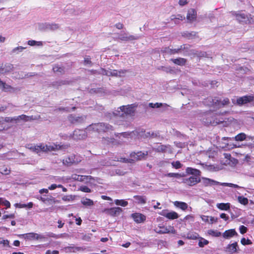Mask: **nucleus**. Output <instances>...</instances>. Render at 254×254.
Listing matches in <instances>:
<instances>
[{
    "label": "nucleus",
    "instance_id": "3c124183",
    "mask_svg": "<svg viewBox=\"0 0 254 254\" xmlns=\"http://www.w3.org/2000/svg\"><path fill=\"white\" fill-rule=\"evenodd\" d=\"M25 48L22 46H19L14 48L11 52L12 53L18 54L19 52H21Z\"/></svg>",
    "mask_w": 254,
    "mask_h": 254
},
{
    "label": "nucleus",
    "instance_id": "49530a36",
    "mask_svg": "<svg viewBox=\"0 0 254 254\" xmlns=\"http://www.w3.org/2000/svg\"><path fill=\"white\" fill-rule=\"evenodd\" d=\"M171 164L173 168L176 169L181 168L183 166V165L181 164L179 161H173L171 163Z\"/></svg>",
    "mask_w": 254,
    "mask_h": 254
},
{
    "label": "nucleus",
    "instance_id": "864d4df0",
    "mask_svg": "<svg viewBox=\"0 0 254 254\" xmlns=\"http://www.w3.org/2000/svg\"><path fill=\"white\" fill-rule=\"evenodd\" d=\"M208 244V241L203 238H201L198 243V246L200 247H203L205 245Z\"/></svg>",
    "mask_w": 254,
    "mask_h": 254
},
{
    "label": "nucleus",
    "instance_id": "ddd939ff",
    "mask_svg": "<svg viewBox=\"0 0 254 254\" xmlns=\"http://www.w3.org/2000/svg\"><path fill=\"white\" fill-rule=\"evenodd\" d=\"M159 214L171 220L177 219L179 217V215L177 212L175 211L169 212L167 210H163Z\"/></svg>",
    "mask_w": 254,
    "mask_h": 254
},
{
    "label": "nucleus",
    "instance_id": "a18cd8bd",
    "mask_svg": "<svg viewBox=\"0 0 254 254\" xmlns=\"http://www.w3.org/2000/svg\"><path fill=\"white\" fill-rule=\"evenodd\" d=\"M238 201L243 205H247L248 203V199L247 198L243 196H239L238 197Z\"/></svg>",
    "mask_w": 254,
    "mask_h": 254
},
{
    "label": "nucleus",
    "instance_id": "9d476101",
    "mask_svg": "<svg viewBox=\"0 0 254 254\" xmlns=\"http://www.w3.org/2000/svg\"><path fill=\"white\" fill-rule=\"evenodd\" d=\"M68 147L67 145H60L53 144V145H43L42 149L43 152H47L48 151H55L58 150L65 149Z\"/></svg>",
    "mask_w": 254,
    "mask_h": 254
},
{
    "label": "nucleus",
    "instance_id": "603ef678",
    "mask_svg": "<svg viewBox=\"0 0 254 254\" xmlns=\"http://www.w3.org/2000/svg\"><path fill=\"white\" fill-rule=\"evenodd\" d=\"M57 188H62V190H67L65 188H64L62 185H59L57 186L56 184H52L50 187H49L48 189L51 190H53L56 189Z\"/></svg>",
    "mask_w": 254,
    "mask_h": 254
},
{
    "label": "nucleus",
    "instance_id": "473e14b6",
    "mask_svg": "<svg viewBox=\"0 0 254 254\" xmlns=\"http://www.w3.org/2000/svg\"><path fill=\"white\" fill-rule=\"evenodd\" d=\"M170 145H160L155 148V151L157 152H166Z\"/></svg>",
    "mask_w": 254,
    "mask_h": 254
},
{
    "label": "nucleus",
    "instance_id": "5701e85b",
    "mask_svg": "<svg viewBox=\"0 0 254 254\" xmlns=\"http://www.w3.org/2000/svg\"><path fill=\"white\" fill-rule=\"evenodd\" d=\"M71 178L73 180L83 182L84 181H87L88 180H90L93 179V178L91 176H83V175H79L77 174H73L71 176Z\"/></svg>",
    "mask_w": 254,
    "mask_h": 254
},
{
    "label": "nucleus",
    "instance_id": "b1692460",
    "mask_svg": "<svg viewBox=\"0 0 254 254\" xmlns=\"http://www.w3.org/2000/svg\"><path fill=\"white\" fill-rule=\"evenodd\" d=\"M225 249L226 252L231 253H237L239 250L237 242H234L231 244H229Z\"/></svg>",
    "mask_w": 254,
    "mask_h": 254
},
{
    "label": "nucleus",
    "instance_id": "338daca9",
    "mask_svg": "<svg viewBox=\"0 0 254 254\" xmlns=\"http://www.w3.org/2000/svg\"><path fill=\"white\" fill-rule=\"evenodd\" d=\"M201 218L202 220L205 222H207L209 223V217L208 216L202 215L201 216Z\"/></svg>",
    "mask_w": 254,
    "mask_h": 254
},
{
    "label": "nucleus",
    "instance_id": "9b49d317",
    "mask_svg": "<svg viewBox=\"0 0 254 254\" xmlns=\"http://www.w3.org/2000/svg\"><path fill=\"white\" fill-rule=\"evenodd\" d=\"M155 231L159 234H175L176 230L173 226L168 227L158 226L154 229Z\"/></svg>",
    "mask_w": 254,
    "mask_h": 254
},
{
    "label": "nucleus",
    "instance_id": "7c9ffc66",
    "mask_svg": "<svg viewBox=\"0 0 254 254\" xmlns=\"http://www.w3.org/2000/svg\"><path fill=\"white\" fill-rule=\"evenodd\" d=\"M148 107L152 108H159L161 107H165L167 108L168 107V105L165 103L163 104L161 103H149L148 104Z\"/></svg>",
    "mask_w": 254,
    "mask_h": 254
},
{
    "label": "nucleus",
    "instance_id": "aec40b11",
    "mask_svg": "<svg viewBox=\"0 0 254 254\" xmlns=\"http://www.w3.org/2000/svg\"><path fill=\"white\" fill-rule=\"evenodd\" d=\"M127 72V70L121 69L117 70H111L109 71L108 76H116V77H122Z\"/></svg>",
    "mask_w": 254,
    "mask_h": 254
},
{
    "label": "nucleus",
    "instance_id": "f704fd0d",
    "mask_svg": "<svg viewBox=\"0 0 254 254\" xmlns=\"http://www.w3.org/2000/svg\"><path fill=\"white\" fill-rule=\"evenodd\" d=\"M42 146L43 144L37 146L31 145L29 148L34 152L37 153H40L41 152H43Z\"/></svg>",
    "mask_w": 254,
    "mask_h": 254
},
{
    "label": "nucleus",
    "instance_id": "1a4fd4ad",
    "mask_svg": "<svg viewBox=\"0 0 254 254\" xmlns=\"http://www.w3.org/2000/svg\"><path fill=\"white\" fill-rule=\"evenodd\" d=\"M210 102L211 103V105L216 108H220L224 107L225 105H228L230 103V101L228 98H225L223 100L219 99L217 97L214 98H211Z\"/></svg>",
    "mask_w": 254,
    "mask_h": 254
},
{
    "label": "nucleus",
    "instance_id": "6e6d98bb",
    "mask_svg": "<svg viewBox=\"0 0 254 254\" xmlns=\"http://www.w3.org/2000/svg\"><path fill=\"white\" fill-rule=\"evenodd\" d=\"M175 175H176L175 178L180 179L182 183V181H183V178H184L185 177H186V174L184 173H175Z\"/></svg>",
    "mask_w": 254,
    "mask_h": 254
},
{
    "label": "nucleus",
    "instance_id": "2eb2a0df",
    "mask_svg": "<svg viewBox=\"0 0 254 254\" xmlns=\"http://www.w3.org/2000/svg\"><path fill=\"white\" fill-rule=\"evenodd\" d=\"M41 192V195L39 197L40 199L44 202L45 203L48 202L52 203L54 202V198L48 194V191H40Z\"/></svg>",
    "mask_w": 254,
    "mask_h": 254
},
{
    "label": "nucleus",
    "instance_id": "09e8293b",
    "mask_svg": "<svg viewBox=\"0 0 254 254\" xmlns=\"http://www.w3.org/2000/svg\"><path fill=\"white\" fill-rule=\"evenodd\" d=\"M158 69H161L162 70L167 73H172L174 71V70L171 68L170 66H162L158 68Z\"/></svg>",
    "mask_w": 254,
    "mask_h": 254
},
{
    "label": "nucleus",
    "instance_id": "dca6fc26",
    "mask_svg": "<svg viewBox=\"0 0 254 254\" xmlns=\"http://www.w3.org/2000/svg\"><path fill=\"white\" fill-rule=\"evenodd\" d=\"M85 130L76 129L73 131L72 138L75 140H80L85 138L86 136Z\"/></svg>",
    "mask_w": 254,
    "mask_h": 254
},
{
    "label": "nucleus",
    "instance_id": "0eeeda50",
    "mask_svg": "<svg viewBox=\"0 0 254 254\" xmlns=\"http://www.w3.org/2000/svg\"><path fill=\"white\" fill-rule=\"evenodd\" d=\"M141 38V36L130 35L128 32L121 31L119 34L118 39L123 41L137 40Z\"/></svg>",
    "mask_w": 254,
    "mask_h": 254
},
{
    "label": "nucleus",
    "instance_id": "393cba45",
    "mask_svg": "<svg viewBox=\"0 0 254 254\" xmlns=\"http://www.w3.org/2000/svg\"><path fill=\"white\" fill-rule=\"evenodd\" d=\"M85 117H77L74 115H71L69 117V120L72 124H80L83 123L85 120Z\"/></svg>",
    "mask_w": 254,
    "mask_h": 254
},
{
    "label": "nucleus",
    "instance_id": "ea45409f",
    "mask_svg": "<svg viewBox=\"0 0 254 254\" xmlns=\"http://www.w3.org/2000/svg\"><path fill=\"white\" fill-rule=\"evenodd\" d=\"M114 202L116 205L123 207L126 206L128 204L127 201L124 199H116Z\"/></svg>",
    "mask_w": 254,
    "mask_h": 254
},
{
    "label": "nucleus",
    "instance_id": "39448f33",
    "mask_svg": "<svg viewBox=\"0 0 254 254\" xmlns=\"http://www.w3.org/2000/svg\"><path fill=\"white\" fill-rule=\"evenodd\" d=\"M254 101V96L247 95L242 97H238L237 99H233L232 102L235 105L242 106Z\"/></svg>",
    "mask_w": 254,
    "mask_h": 254
},
{
    "label": "nucleus",
    "instance_id": "4d7b16f0",
    "mask_svg": "<svg viewBox=\"0 0 254 254\" xmlns=\"http://www.w3.org/2000/svg\"><path fill=\"white\" fill-rule=\"evenodd\" d=\"M145 132V130H144L143 129H141L136 130L134 131L133 132L134 134L137 135L138 137H142V136H141V135L140 134H144Z\"/></svg>",
    "mask_w": 254,
    "mask_h": 254
},
{
    "label": "nucleus",
    "instance_id": "8fccbe9b",
    "mask_svg": "<svg viewBox=\"0 0 254 254\" xmlns=\"http://www.w3.org/2000/svg\"><path fill=\"white\" fill-rule=\"evenodd\" d=\"M170 18L171 20H179L182 21L185 19V17L181 14H177V15H172Z\"/></svg>",
    "mask_w": 254,
    "mask_h": 254
},
{
    "label": "nucleus",
    "instance_id": "c756f323",
    "mask_svg": "<svg viewBox=\"0 0 254 254\" xmlns=\"http://www.w3.org/2000/svg\"><path fill=\"white\" fill-rule=\"evenodd\" d=\"M174 204L183 210H186L188 207V205L186 203L182 201H176L174 202Z\"/></svg>",
    "mask_w": 254,
    "mask_h": 254
},
{
    "label": "nucleus",
    "instance_id": "7ed1b4c3",
    "mask_svg": "<svg viewBox=\"0 0 254 254\" xmlns=\"http://www.w3.org/2000/svg\"><path fill=\"white\" fill-rule=\"evenodd\" d=\"M86 131H95L98 133L106 132L114 130V127L109 124L105 123H99L92 124L86 128Z\"/></svg>",
    "mask_w": 254,
    "mask_h": 254
},
{
    "label": "nucleus",
    "instance_id": "a878e982",
    "mask_svg": "<svg viewBox=\"0 0 254 254\" xmlns=\"http://www.w3.org/2000/svg\"><path fill=\"white\" fill-rule=\"evenodd\" d=\"M122 211V209L120 207H113L107 210L108 214L113 216L119 215Z\"/></svg>",
    "mask_w": 254,
    "mask_h": 254
},
{
    "label": "nucleus",
    "instance_id": "58836bf2",
    "mask_svg": "<svg viewBox=\"0 0 254 254\" xmlns=\"http://www.w3.org/2000/svg\"><path fill=\"white\" fill-rule=\"evenodd\" d=\"M196 34V33L195 32H189L186 31V32H184L182 33V36L183 37L188 38L189 39H192L193 37H194L195 36Z\"/></svg>",
    "mask_w": 254,
    "mask_h": 254
},
{
    "label": "nucleus",
    "instance_id": "4468645a",
    "mask_svg": "<svg viewBox=\"0 0 254 254\" xmlns=\"http://www.w3.org/2000/svg\"><path fill=\"white\" fill-rule=\"evenodd\" d=\"M148 154L147 151H145L144 152L138 151L136 153L135 152H132L130 154V157L134 158L136 161H138L144 159L145 157L148 155Z\"/></svg>",
    "mask_w": 254,
    "mask_h": 254
},
{
    "label": "nucleus",
    "instance_id": "4c0bfd02",
    "mask_svg": "<svg viewBox=\"0 0 254 254\" xmlns=\"http://www.w3.org/2000/svg\"><path fill=\"white\" fill-rule=\"evenodd\" d=\"M60 26L58 24L56 23H51V24H46V28L47 29L51 30H55L59 29Z\"/></svg>",
    "mask_w": 254,
    "mask_h": 254
},
{
    "label": "nucleus",
    "instance_id": "412c9836",
    "mask_svg": "<svg viewBox=\"0 0 254 254\" xmlns=\"http://www.w3.org/2000/svg\"><path fill=\"white\" fill-rule=\"evenodd\" d=\"M222 236L226 239H229L235 236H238V233L234 229L226 230L223 234Z\"/></svg>",
    "mask_w": 254,
    "mask_h": 254
},
{
    "label": "nucleus",
    "instance_id": "6ab92c4d",
    "mask_svg": "<svg viewBox=\"0 0 254 254\" xmlns=\"http://www.w3.org/2000/svg\"><path fill=\"white\" fill-rule=\"evenodd\" d=\"M131 217L133 220L137 223H142L146 219V216L139 213H134L132 214Z\"/></svg>",
    "mask_w": 254,
    "mask_h": 254
},
{
    "label": "nucleus",
    "instance_id": "a211bd4d",
    "mask_svg": "<svg viewBox=\"0 0 254 254\" xmlns=\"http://www.w3.org/2000/svg\"><path fill=\"white\" fill-rule=\"evenodd\" d=\"M70 83V81L67 80L59 79L53 81L50 84V86H52L57 89H59L62 85H67Z\"/></svg>",
    "mask_w": 254,
    "mask_h": 254
},
{
    "label": "nucleus",
    "instance_id": "f03ea898",
    "mask_svg": "<svg viewBox=\"0 0 254 254\" xmlns=\"http://www.w3.org/2000/svg\"><path fill=\"white\" fill-rule=\"evenodd\" d=\"M201 120L206 126H215L222 124L224 122L223 118H220L219 115L212 111L205 113L203 115Z\"/></svg>",
    "mask_w": 254,
    "mask_h": 254
},
{
    "label": "nucleus",
    "instance_id": "5fc2aeb1",
    "mask_svg": "<svg viewBox=\"0 0 254 254\" xmlns=\"http://www.w3.org/2000/svg\"><path fill=\"white\" fill-rule=\"evenodd\" d=\"M241 243L243 245H249L252 244V241L249 239H246L243 238L241 240Z\"/></svg>",
    "mask_w": 254,
    "mask_h": 254
},
{
    "label": "nucleus",
    "instance_id": "c85d7f7f",
    "mask_svg": "<svg viewBox=\"0 0 254 254\" xmlns=\"http://www.w3.org/2000/svg\"><path fill=\"white\" fill-rule=\"evenodd\" d=\"M133 197L135 203L143 204L146 202V198L144 196L135 195Z\"/></svg>",
    "mask_w": 254,
    "mask_h": 254
},
{
    "label": "nucleus",
    "instance_id": "680f3d73",
    "mask_svg": "<svg viewBox=\"0 0 254 254\" xmlns=\"http://www.w3.org/2000/svg\"><path fill=\"white\" fill-rule=\"evenodd\" d=\"M84 64H90L92 65L93 64L92 62L91 61V59L89 56H87L86 58H84Z\"/></svg>",
    "mask_w": 254,
    "mask_h": 254
},
{
    "label": "nucleus",
    "instance_id": "20e7f679",
    "mask_svg": "<svg viewBox=\"0 0 254 254\" xmlns=\"http://www.w3.org/2000/svg\"><path fill=\"white\" fill-rule=\"evenodd\" d=\"M137 106L138 104L136 103L127 106H122L118 108L120 110L115 111V112H114V114L115 116L120 117H124L125 114L126 115H132L134 114Z\"/></svg>",
    "mask_w": 254,
    "mask_h": 254
},
{
    "label": "nucleus",
    "instance_id": "0e129e2a",
    "mask_svg": "<svg viewBox=\"0 0 254 254\" xmlns=\"http://www.w3.org/2000/svg\"><path fill=\"white\" fill-rule=\"evenodd\" d=\"M240 232L241 234H244L247 232V228L244 225H241L239 228Z\"/></svg>",
    "mask_w": 254,
    "mask_h": 254
},
{
    "label": "nucleus",
    "instance_id": "c9c22d12",
    "mask_svg": "<svg viewBox=\"0 0 254 254\" xmlns=\"http://www.w3.org/2000/svg\"><path fill=\"white\" fill-rule=\"evenodd\" d=\"M199 238V235L195 233L190 232L187 234V238L189 240H196Z\"/></svg>",
    "mask_w": 254,
    "mask_h": 254
},
{
    "label": "nucleus",
    "instance_id": "79ce46f5",
    "mask_svg": "<svg viewBox=\"0 0 254 254\" xmlns=\"http://www.w3.org/2000/svg\"><path fill=\"white\" fill-rule=\"evenodd\" d=\"M53 70L55 72H60L61 74H63L64 72V68L62 66H59L58 65H55L53 67Z\"/></svg>",
    "mask_w": 254,
    "mask_h": 254
},
{
    "label": "nucleus",
    "instance_id": "774afa93",
    "mask_svg": "<svg viewBox=\"0 0 254 254\" xmlns=\"http://www.w3.org/2000/svg\"><path fill=\"white\" fill-rule=\"evenodd\" d=\"M126 172L120 170V169H117L116 170V174L120 175V176H123L125 174Z\"/></svg>",
    "mask_w": 254,
    "mask_h": 254
},
{
    "label": "nucleus",
    "instance_id": "e2e57ef3",
    "mask_svg": "<svg viewBox=\"0 0 254 254\" xmlns=\"http://www.w3.org/2000/svg\"><path fill=\"white\" fill-rule=\"evenodd\" d=\"M0 244H2L3 246H9V241L0 238Z\"/></svg>",
    "mask_w": 254,
    "mask_h": 254
},
{
    "label": "nucleus",
    "instance_id": "cd10ccee",
    "mask_svg": "<svg viewBox=\"0 0 254 254\" xmlns=\"http://www.w3.org/2000/svg\"><path fill=\"white\" fill-rule=\"evenodd\" d=\"M171 61H172L175 64L181 66L185 65L187 62V60L182 58L172 59Z\"/></svg>",
    "mask_w": 254,
    "mask_h": 254
},
{
    "label": "nucleus",
    "instance_id": "423d86ee",
    "mask_svg": "<svg viewBox=\"0 0 254 254\" xmlns=\"http://www.w3.org/2000/svg\"><path fill=\"white\" fill-rule=\"evenodd\" d=\"M232 15L236 17V20L240 23L247 24L250 22L249 16L241 11H231Z\"/></svg>",
    "mask_w": 254,
    "mask_h": 254
},
{
    "label": "nucleus",
    "instance_id": "c03bdc74",
    "mask_svg": "<svg viewBox=\"0 0 254 254\" xmlns=\"http://www.w3.org/2000/svg\"><path fill=\"white\" fill-rule=\"evenodd\" d=\"M0 205L5 206L6 208H9L10 206V202L3 198H0Z\"/></svg>",
    "mask_w": 254,
    "mask_h": 254
},
{
    "label": "nucleus",
    "instance_id": "72a5a7b5",
    "mask_svg": "<svg viewBox=\"0 0 254 254\" xmlns=\"http://www.w3.org/2000/svg\"><path fill=\"white\" fill-rule=\"evenodd\" d=\"M218 208L222 210H228L230 207V204L229 203H217L216 205Z\"/></svg>",
    "mask_w": 254,
    "mask_h": 254
},
{
    "label": "nucleus",
    "instance_id": "f3484780",
    "mask_svg": "<svg viewBox=\"0 0 254 254\" xmlns=\"http://www.w3.org/2000/svg\"><path fill=\"white\" fill-rule=\"evenodd\" d=\"M13 69V65L10 63L0 64V73H5L11 71Z\"/></svg>",
    "mask_w": 254,
    "mask_h": 254
},
{
    "label": "nucleus",
    "instance_id": "e433bc0d",
    "mask_svg": "<svg viewBox=\"0 0 254 254\" xmlns=\"http://www.w3.org/2000/svg\"><path fill=\"white\" fill-rule=\"evenodd\" d=\"M80 249L78 247H67L64 248V251L66 253H75Z\"/></svg>",
    "mask_w": 254,
    "mask_h": 254
},
{
    "label": "nucleus",
    "instance_id": "052dcab7",
    "mask_svg": "<svg viewBox=\"0 0 254 254\" xmlns=\"http://www.w3.org/2000/svg\"><path fill=\"white\" fill-rule=\"evenodd\" d=\"M108 74L109 70H107L106 69L103 68H101L99 70V72H98V74H102L107 76H108Z\"/></svg>",
    "mask_w": 254,
    "mask_h": 254
},
{
    "label": "nucleus",
    "instance_id": "37998d69",
    "mask_svg": "<svg viewBox=\"0 0 254 254\" xmlns=\"http://www.w3.org/2000/svg\"><path fill=\"white\" fill-rule=\"evenodd\" d=\"M246 134L244 133H240L235 137L236 141H243L246 139Z\"/></svg>",
    "mask_w": 254,
    "mask_h": 254
},
{
    "label": "nucleus",
    "instance_id": "bf43d9fd",
    "mask_svg": "<svg viewBox=\"0 0 254 254\" xmlns=\"http://www.w3.org/2000/svg\"><path fill=\"white\" fill-rule=\"evenodd\" d=\"M168 52L170 54H175L176 53H181L180 48L178 49H168Z\"/></svg>",
    "mask_w": 254,
    "mask_h": 254
},
{
    "label": "nucleus",
    "instance_id": "f257e3e1",
    "mask_svg": "<svg viewBox=\"0 0 254 254\" xmlns=\"http://www.w3.org/2000/svg\"><path fill=\"white\" fill-rule=\"evenodd\" d=\"M186 173L187 174L192 175L189 178H187L186 176V177L183 178L182 183L185 184L186 186H193L198 183H200L205 187H213L214 189H222V188H221V187H229L235 189H246L237 185L232 183H220L207 178L203 177L200 179V176H201V172L196 169L188 167L186 170Z\"/></svg>",
    "mask_w": 254,
    "mask_h": 254
},
{
    "label": "nucleus",
    "instance_id": "bb28decb",
    "mask_svg": "<svg viewBox=\"0 0 254 254\" xmlns=\"http://www.w3.org/2000/svg\"><path fill=\"white\" fill-rule=\"evenodd\" d=\"M191 46L188 44H183L180 46V50L181 52L183 51L184 55L185 56H191V54H190V52L192 51V49H190Z\"/></svg>",
    "mask_w": 254,
    "mask_h": 254
},
{
    "label": "nucleus",
    "instance_id": "69168bd1",
    "mask_svg": "<svg viewBox=\"0 0 254 254\" xmlns=\"http://www.w3.org/2000/svg\"><path fill=\"white\" fill-rule=\"evenodd\" d=\"M114 160L117 161H120L123 163H127V159L126 158H122V157H121V158H119V157L116 158V157Z\"/></svg>",
    "mask_w": 254,
    "mask_h": 254
},
{
    "label": "nucleus",
    "instance_id": "4be33fe9",
    "mask_svg": "<svg viewBox=\"0 0 254 254\" xmlns=\"http://www.w3.org/2000/svg\"><path fill=\"white\" fill-rule=\"evenodd\" d=\"M196 11L194 8H190L188 10L187 19L190 22H192L196 19Z\"/></svg>",
    "mask_w": 254,
    "mask_h": 254
},
{
    "label": "nucleus",
    "instance_id": "de8ad7c7",
    "mask_svg": "<svg viewBox=\"0 0 254 254\" xmlns=\"http://www.w3.org/2000/svg\"><path fill=\"white\" fill-rule=\"evenodd\" d=\"M81 202L84 205L86 206H91L93 204V201L87 198L82 199Z\"/></svg>",
    "mask_w": 254,
    "mask_h": 254
},
{
    "label": "nucleus",
    "instance_id": "2f4dec72",
    "mask_svg": "<svg viewBox=\"0 0 254 254\" xmlns=\"http://www.w3.org/2000/svg\"><path fill=\"white\" fill-rule=\"evenodd\" d=\"M190 54H191V55H194L198 57H204L206 56V53L205 52L198 51L195 50H192L190 52Z\"/></svg>",
    "mask_w": 254,
    "mask_h": 254
},
{
    "label": "nucleus",
    "instance_id": "a19ab883",
    "mask_svg": "<svg viewBox=\"0 0 254 254\" xmlns=\"http://www.w3.org/2000/svg\"><path fill=\"white\" fill-rule=\"evenodd\" d=\"M208 233L213 237H218L221 236L222 234L221 233L217 230H210L208 231Z\"/></svg>",
    "mask_w": 254,
    "mask_h": 254
},
{
    "label": "nucleus",
    "instance_id": "f8f14e48",
    "mask_svg": "<svg viewBox=\"0 0 254 254\" xmlns=\"http://www.w3.org/2000/svg\"><path fill=\"white\" fill-rule=\"evenodd\" d=\"M30 117L25 115H21L18 116L14 117L13 118L6 117L4 119L6 122H14L17 123L20 120L24 121H28L29 120Z\"/></svg>",
    "mask_w": 254,
    "mask_h": 254
},
{
    "label": "nucleus",
    "instance_id": "13d9d810",
    "mask_svg": "<svg viewBox=\"0 0 254 254\" xmlns=\"http://www.w3.org/2000/svg\"><path fill=\"white\" fill-rule=\"evenodd\" d=\"M74 162V161L73 159L72 158H70V157L66 158L65 160H64V163L66 164L67 166H70Z\"/></svg>",
    "mask_w": 254,
    "mask_h": 254
},
{
    "label": "nucleus",
    "instance_id": "6e6552de",
    "mask_svg": "<svg viewBox=\"0 0 254 254\" xmlns=\"http://www.w3.org/2000/svg\"><path fill=\"white\" fill-rule=\"evenodd\" d=\"M18 237L28 241L41 240L46 238L44 236L34 232L20 234Z\"/></svg>",
    "mask_w": 254,
    "mask_h": 254
}]
</instances>
